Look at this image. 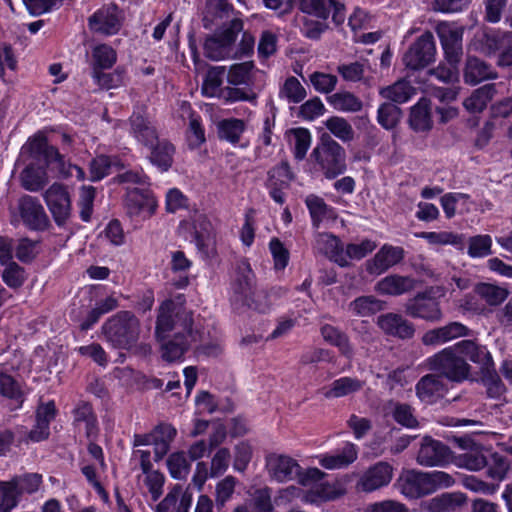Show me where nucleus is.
<instances>
[{
  "label": "nucleus",
  "instance_id": "nucleus-7",
  "mask_svg": "<svg viewBox=\"0 0 512 512\" xmlns=\"http://www.w3.org/2000/svg\"><path fill=\"white\" fill-rule=\"evenodd\" d=\"M436 44L432 32L419 36L404 53L402 61L406 68L420 70L435 61Z\"/></svg>",
  "mask_w": 512,
  "mask_h": 512
},
{
  "label": "nucleus",
  "instance_id": "nucleus-6",
  "mask_svg": "<svg viewBox=\"0 0 512 512\" xmlns=\"http://www.w3.org/2000/svg\"><path fill=\"white\" fill-rule=\"evenodd\" d=\"M464 31L465 27L456 22L441 21L435 26V32L448 64H459L462 59Z\"/></svg>",
  "mask_w": 512,
  "mask_h": 512
},
{
  "label": "nucleus",
  "instance_id": "nucleus-45",
  "mask_svg": "<svg viewBox=\"0 0 512 512\" xmlns=\"http://www.w3.org/2000/svg\"><path fill=\"white\" fill-rule=\"evenodd\" d=\"M402 118V110L391 102L382 103L377 110V122L386 129H394Z\"/></svg>",
  "mask_w": 512,
  "mask_h": 512
},
{
  "label": "nucleus",
  "instance_id": "nucleus-1",
  "mask_svg": "<svg viewBox=\"0 0 512 512\" xmlns=\"http://www.w3.org/2000/svg\"><path fill=\"white\" fill-rule=\"evenodd\" d=\"M183 296L177 300L168 299L159 307L156 322V336L164 340L175 331L174 338L162 345V357L172 362L180 359L189 346L201 340L199 330L193 328V314L184 307Z\"/></svg>",
  "mask_w": 512,
  "mask_h": 512
},
{
  "label": "nucleus",
  "instance_id": "nucleus-57",
  "mask_svg": "<svg viewBox=\"0 0 512 512\" xmlns=\"http://www.w3.org/2000/svg\"><path fill=\"white\" fill-rule=\"evenodd\" d=\"M193 234L196 245L199 248L205 246L206 241L210 238L212 232V224L203 214H198L193 219Z\"/></svg>",
  "mask_w": 512,
  "mask_h": 512
},
{
  "label": "nucleus",
  "instance_id": "nucleus-32",
  "mask_svg": "<svg viewBox=\"0 0 512 512\" xmlns=\"http://www.w3.org/2000/svg\"><path fill=\"white\" fill-rule=\"evenodd\" d=\"M305 204L311 217L312 226L316 229L320 227L323 221L336 218L335 209L326 204L320 196L315 194L308 195L305 199Z\"/></svg>",
  "mask_w": 512,
  "mask_h": 512
},
{
  "label": "nucleus",
  "instance_id": "nucleus-31",
  "mask_svg": "<svg viewBox=\"0 0 512 512\" xmlns=\"http://www.w3.org/2000/svg\"><path fill=\"white\" fill-rule=\"evenodd\" d=\"M147 148L150 150V154L148 156L150 162L161 171H168L173 163V156L175 153L174 146L166 139L160 140L158 138L155 143Z\"/></svg>",
  "mask_w": 512,
  "mask_h": 512
},
{
  "label": "nucleus",
  "instance_id": "nucleus-27",
  "mask_svg": "<svg viewBox=\"0 0 512 512\" xmlns=\"http://www.w3.org/2000/svg\"><path fill=\"white\" fill-rule=\"evenodd\" d=\"M446 387L442 378L437 374L423 376L416 384V394L425 403H433L442 397Z\"/></svg>",
  "mask_w": 512,
  "mask_h": 512
},
{
  "label": "nucleus",
  "instance_id": "nucleus-40",
  "mask_svg": "<svg viewBox=\"0 0 512 512\" xmlns=\"http://www.w3.org/2000/svg\"><path fill=\"white\" fill-rule=\"evenodd\" d=\"M385 302L375 296H360L349 304V310L360 317L371 316L384 309Z\"/></svg>",
  "mask_w": 512,
  "mask_h": 512
},
{
  "label": "nucleus",
  "instance_id": "nucleus-53",
  "mask_svg": "<svg viewBox=\"0 0 512 512\" xmlns=\"http://www.w3.org/2000/svg\"><path fill=\"white\" fill-rule=\"evenodd\" d=\"M21 181L26 190L36 192L47 184L46 173L33 166H28L21 173Z\"/></svg>",
  "mask_w": 512,
  "mask_h": 512
},
{
  "label": "nucleus",
  "instance_id": "nucleus-12",
  "mask_svg": "<svg viewBox=\"0 0 512 512\" xmlns=\"http://www.w3.org/2000/svg\"><path fill=\"white\" fill-rule=\"evenodd\" d=\"M124 207L129 217L150 218L157 209V201L146 189H128L124 198Z\"/></svg>",
  "mask_w": 512,
  "mask_h": 512
},
{
  "label": "nucleus",
  "instance_id": "nucleus-15",
  "mask_svg": "<svg viewBox=\"0 0 512 512\" xmlns=\"http://www.w3.org/2000/svg\"><path fill=\"white\" fill-rule=\"evenodd\" d=\"M450 449L441 441L425 436L417 453L416 461L424 467L443 466L449 462Z\"/></svg>",
  "mask_w": 512,
  "mask_h": 512
},
{
  "label": "nucleus",
  "instance_id": "nucleus-13",
  "mask_svg": "<svg viewBox=\"0 0 512 512\" xmlns=\"http://www.w3.org/2000/svg\"><path fill=\"white\" fill-rule=\"evenodd\" d=\"M393 475V466L389 462L379 461L361 475L356 487L366 493L374 492L389 485Z\"/></svg>",
  "mask_w": 512,
  "mask_h": 512
},
{
  "label": "nucleus",
  "instance_id": "nucleus-26",
  "mask_svg": "<svg viewBox=\"0 0 512 512\" xmlns=\"http://www.w3.org/2000/svg\"><path fill=\"white\" fill-rule=\"evenodd\" d=\"M130 134L145 147L157 141L158 134L152 123L140 113H133L129 118Z\"/></svg>",
  "mask_w": 512,
  "mask_h": 512
},
{
  "label": "nucleus",
  "instance_id": "nucleus-34",
  "mask_svg": "<svg viewBox=\"0 0 512 512\" xmlns=\"http://www.w3.org/2000/svg\"><path fill=\"white\" fill-rule=\"evenodd\" d=\"M73 423L80 427L84 425L87 438H94L98 434L97 417L90 403L81 401L73 410Z\"/></svg>",
  "mask_w": 512,
  "mask_h": 512
},
{
  "label": "nucleus",
  "instance_id": "nucleus-50",
  "mask_svg": "<svg viewBox=\"0 0 512 512\" xmlns=\"http://www.w3.org/2000/svg\"><path fill=\"white\" fill-rule=\"evenodd\" d=\"M329 103L339 111L358 112L362 109V101L350 92H338L328 97Z\"/></svg>",
  "mask_w": 512,
  "mask_h": 512
},
{
  "label": "nucleus",
  "instance_id": "nucleus-23",
  "mask_svg": "<svg viewBox=\"0 0 512 512\" xmlns=\"http://www.w3.org/2000/svg\"><path fill=\"white\" fill-rule=\"evenodd\" d=\"M458 344L462 357L477 364L480 374L495 368L492 356L485 346L477 345L471 340H463L458 342Z\"/></svg>",
  "mask_w": 512,
  "mask_h": 512
},
{
  "label": "nucleus",
  "instance_id": "nucleus-11",
  "mask_svg": "<svg viewBox=\"0 0 512 512\" xmlns=\"http://www.w3.org/2000/svg\"><path fill=\"white\" fill-rule=\"evenodd\" d=\"M394 485L409 499H418L431 494L426 472L415 469L402 470Z\"/></svg>",
  "mask_w": 512,
  "mask_h": 512
},
{
  "label": "nucleus",
  "instance_id": "nucleus-42",
  "mask_svg": "<svg viewBox=\"0 0 512 512\" xmlns=\"http://www.w3.org/2000/svg\"><path fill=\"white\" fill-rule=\"evenodd\" d=\"M226 69L224 66H212L208 69L202 84V93L207 97L220 96Z\"/></svg>",
  "mask_w": 512,
  "mask_h": 512
},
{
  "label": "nucleus",
  "instance_id": "nucleus-22",
  "mask_svg": "<svg viewBox=\"0 0 512 512\" xmlns=\"http://www.w3.org/2000/svg\"><path fill=\"white\" fill-rule=\"evenodd\" d=\"M415 284V279L410 276L392 274L379 280L374 289L381 295L399 296L412 291Z\"/></svg>",
  "mask_w": 512,
  "mask_h": 512
},
{
  "label": "nucleus",
  "instance_id": "nucleus-28",
  "mask_svg": "<svg viewBox=\"0 0 512 512\" xmlns=\"http://www.w3.org/2000/svg\"><path fill=\"white\" fill-rule=\"evenodd\" d=\"M466 502V498L459 492H446L427 500L423 508L428 512H456Z\"/></svg>",
  "mask_w": 512,
  "mask_h": 512
},
{
  "label": "nucleus",
  "instance_id": "nucleus-48",
  "mask_svg": "<svg viewBox=\"0 0 512 512\" xmlns=\"http://www.w3.org/2000/svg\"><path fill=\"white\" fill-rule=\"evenodd\" d=\"M167 467L172 478L184 480L187 478L191 464L183 451L170 454L167 458Z\"/></svg>",
  "mask_w": 512,
  "mask_h": 512
},
{
  "label": "nucleus",
  "instance_id": "nucleus-8",
  "mask_svg": "<svg viewBox=\"0 0 512 512\" xmlns=\"http://www.w3.org/2000/svg\"><path fill=\"white\" fill-rule=\"evenodd\" d=\"M43 198L55 223L63 226L71 215V199L67 188L63 184L54 183L44 192Z\"/></svg>",
  "mask_w": 512,
  "mask_h": 512
},
{
  "label": "nucleus",
  "instance_id": "nucleus-35",
  "mask_svg": "<svg viewBox=\"0 0 512 512\" xmlns=\"http://www.w3.org/2000/svg\"><path fill=\"white\" fill-rule=\"evenodd\" d=\"M497 73L490 65L476 57H468L464 69V79L466 83L475 85L486 79H494Z\"/></svg>",
  "mask_w": 512,
  "mask_h": 512
},
{
  "label": "nucleus",
  "instance_id": "nucleus-24",
  "mask_svg": "<svg viewBox=\"0 0 512 512\" xmlns=\"http://www.w3.org/2000/svg\"><path fill=\"white\" fill-rule=\"evenodd\" d=\"M315 249L329 257L338 265L348 266L341 241L338 237L329 233H318L315 239Z\"/></svg>",
  "mask_w": 512,
  "mask_h": 512
},
{
  "label": "nucleus",
  "instance_id": "nucleus-51",
  "mask_svg": "<svg viewBox=\"0 0 512 512\" xmlns=\"http://www.w3.org/2000/svg\"><path fill=\"white\" fill-rule=\"evenodd\" d=\"M9 481L17 491L19 497L23 493L32 494L36 492L42 483V475L38 473H28L15 476Z\"/></svg>",
  "mask_w": 512,
  "mask_h": 512
},
{
  "label": "nucleus",
  "instance_id": "nucleus-4",
  "mask_svg": "<svg viewBox=\"0 0 512 512\" xmlns=\"http://www.w3.org/2000/svg\"><path fill=\"white\" fill-rule=\"evenodd\" d=\"M311 157L328 179H334L346 170L344 148L329 134H323L320 143L313 149Z\"/></svg>",
  "mask_w": 512,
  "mask_h": 512
},
{
  "label": "nucleus",
  "instance_id": "nucleus-9",
  "mask_svg": "<svg viewBox=\"0 0 512 512\" xmlns=\"http://www.w3.org/2000/svg\"><path fill=\"white\" fill-rule=\"evenodd\" d=\"M405 312L413 318L429 322H439L443 318L440 303L430 291L418 293L409 299L405 304Z\"/></svg>",
  "mask_w": 512,
  "mask_h": 512
},
{
  "label": "nucleus",
  "instance_id": "nucleus-52",
  "mask_svg": "<svg viewBox=\"0 0 512 512\" xmlns=\"http://www.w3.org/2000/svg\"><path fill=\"white\" fill-rule=\"evenodd\" d=\"M290 143L294 147V156L297 160H303L311 145V133L306 128H295L290 130Z\"/></svg>",
  "mask_w": 512,
  "mask_h": 512
},
{
  "label": "nucleus",
  "instance_id": "nucleus-29",
  "mask_svg": "<svg viewBox=\"0 0 512 512\" xmlns=\"http://www.w3.org/2000/svg\"><path fill=\"white\" fill-rule=\"evenodd\" d=\"M191 503L192 495L177 485L156 506V512H189Z\"/></svg>",
  "mask_w": 512,
  "mask_h": 512
},
{
  "label": "nucleus",
  "instance_id": "nucleus-5",
  "mask_svg": "<svg viewBox=\"0 0 512 512\" xmlns=\"http://www.w3.org/2000/svg\"><path fill=\"white\" fill-rule=\"evenodd\" d=\"M242 30V20L233 19L228 27H225L220 33L206 39L204 43L205 56L213 61L233 58V45Z\"/></svg>",
  "mask_w": 512,
  "mask_h": 512
},
{
  "label": "nucleus",
  "instance_id": "nucleus-61",
  "mask_svg": "<svg viewBox=\"0 0 512 512\" xmlns=\"http://www.w3.org/2000/svg\"><path fill=\"white\" fill-rule=\"evenodd\" d=\"M230 461V450L225 447L219 448L211 458L210 477H218L224 474L229 467Z\"/></svg>",
  "mask_w": 512,
  "mask_h": 512
},
{
  "label": "nucleus",
  "instance_id": "nucleus-56",
  "mask_svg": "<svg viewBox=\"0 0 512 512\" xmlns=\"http://www.w3.org/2000/svg\"><path fill=\"white\" fill-rule=\"evenodd\" d=\"M427 240L430 244L434 245H447L451 244L454 246H461L463 244V236L455 234L453 232L441 231V232H421L418 234Z\"/></svg>",
  "mask_w": 512,
  "mask_h": 512
},
{
  "label": "nucleus",
  "instance_id": "nucleus-25",
  "mask_svg": "<svg viewBox=\"0 0 512 512\" xmlns=\"http://www.w3.org/2000/svg\"><path fill=\"white\" fill-rule=\"evenodd\" d=\"M408 125L416 133H424L432 129L433 121L428 99L421 98L410 108Z\"/></svg>",
  "mask_w": 512,
  "mask_h": 512
},
{
  "label": "nucleus",
  "instance_id": "nucleus-41",
  "mask_svg": "<svg viewBox=\"0 0 512 512\" xmlns=\"http://www.w3.org/2000/svg\"><path fill=\"white\" fill-rule=\"evenodd\" d=\"M245 129V122L237 118L223 119L217 124L219 138L232 144H236L240 141V137Z\"/></svg>",
  "mask_w": 512,
  "mask_h": 512
},
{
  "label": "nucleus",
  "instance_id": "nucleus-38",
  "mask_svg": "<svg viewBox=\"0 0 512 512\" xmlns=\"http://www.w3.org/2000/svg\"><path fill=\"white\" fill-rule=\"evenodd\" d=\"M474 293L487 305L497 307L509 296V290L505 287L491 283H477L473 288Z\"/></svg>",
  "mask_w": 512,
  "mask_h": 512
},
{
  "label": "nucleus",
  "instance_id": "nucleus-63",
  "mask_svg": "<svg viewBox=\"0 0 512 512\" xmlns=\"http://www.w3.org/2000/svg\"><path fill=\"white\" fill-rule=\"evenodd\" d=\"M92 76L101 88L107 90L116 88L123 82V72L119 69L108 73H105L102 70L94 69Z\"/></svg>",
  "mask_w": 512,
  "mask_h": 512
},
{
  "label": "nucleus",
  "instance_id": "nucleus-43",
  "mask_svg": "<svg viewBox=\"0 0 512 512\" xmlns=\"http://www.w3.org/2000/svg\"><path fill=\"white\" fill-rule=\"evenodd\" d=\"M488 458L479 447H473L456 457V465L471 471H479L486 467Z\"/></svg>",
  "mask_w": 512,
  "mask_h": 512
},
{
  "label": "nucleus",
  "instance_id": "nucleus-39",
  "mask_svg": "<svg viewBox=\"0 0 512 512\" xmlns=\"http://www.w3.org/2000/svg\"><path fill=\"white\" fill-rule=\"evenodd\" d=\"M496 95V85L486 84L478 89L474 90L473 93L465 99L464 107L471 113L482 112L488 102H490Z\"/></svg>",
  "mask_w": 512,
  "mask_h": 512
},
{
  "label": "nucleus",
  "instance_id": "nucleus-30",
  "mask_svg": "<svg viewBox=\"0 0 512 512\" xmlns=\"http://www.w3.org/2000/svg\"><path fill=\"white\" fill-rule=\"evenodd\" d=\"M365 382L355 377L344 376L334 380L323 389V395L327 399L341 398L359 392Z\"/></svg>",
  "mask_w": 512,
  "mask_h": 512
},
{
  "label": "nucleus",
  "instance_id": "nucleus-54",
  "mask_svg": "<svg viewBox=\"0 0 512 512\" xmlns=\"http://www.w3.org/2000/svg\"><path fill=\"white\" fill-rule=\"evenodd\" d=\"M492 238L490 235H476L469 238L468 255L472 258H483L492 253Z\"/></svg>",
  "mask_w": 512,
  "mask_h": 512
},
{
  "label": "nucleus",
  "instance_id": "nucleus-2",
  "mask_svg": "<svg viewBox=\"0 0 512 512\" xmlns=\"http://www.w3.org/2000/svg\"><path fill=\"white\" fill-rule=\"evenodd\" d=\"M105 340L114 348L130 350L139 339L140 321L130 311H120L102 325Z\"/></svg>",
  "mask_w": 512,
  "mask_h": 512
},
{
  "label": "nucleus",
  "instance_id": "nucleus-17",
  "mask_svg": "<svg viewBox=\"0 0 512 512\" xmlns=\"http://www.w3.org/2000/svg\"><path fill=\"white\" fill-rule=\"evenodd\" d=\"M293 178V173L287 162H281L268 171L266 187L270 197L276 203L283 204L285 202L284 190L289 188Z\"/></svg>",
  "mask_w": 512,
  "mask_h": 512
},
{
  "label": "nucleus",
  "instance_id": "nucleus-64",
  "mask_svg": "<svg viewBox=\"0 0 512 512\" xmlns=\"http://www.w3.org/2000/svg\"><path fill=\"white\" fill-rule=\"evenodd\" d=\"M481 380L487 388V394L491 398H499L505 392V386L503 385L496 369L486 370L485 373L481 374Z\"/></svg>",
  "mask_w": 512,
  "mask_h": 512
},
{
  "label": "nucleus",
  "instance_id": "nucleus-16",
  "mask_svg": "<svg viewBox=\"0 0 512 512\" xmlns=\"http://www.w3.org/2000/svg\"><path fill=\"white\" fill-rule=\"evenodd\" d=\"M27 150L35 159L43 158L47 166H53L59 173H69L65 168L64 157L58 149L48 144L43 135H35L27 143Z\"/></svg>",
  "mask_w": 512,
  "mask_h": 512
},
{
  "label": "nucleus",
  "instance_id": "nucleus-59",
  "mask_svg": "<svg viewBox=\"0 0 512 512\" xmlns=\"http://www.w3.org/2000/svg\"><path fill=\"white\" fill-rule=\"evenodd\" d=\"M486 466L488 467V476L497 481H502L506 477L509 469L507 458L499 453L490 454Z\"/></svg>",
  "mask_w": 512,
  "mask_h": 512
},
{
  "label": "nucleus",
  "instance_id": "nucleus-44",
  "mask_svg": "<svg viewBox=\"0 0 512 512\" xmlns=\"http://www.w3.org/2000/svg\"><path fill=\"white\" fill-rule=\"evenodd\" d=\"M324 124L331 134L344 143L352 142L355 139L352 125L343 117L332 116Z\"/></svg>",
  "mask_w": 512,
  "mask_h": 512
},
{
  "label": "nucleus",
  "instance_id": "nucleus-14",
  "mask_svg": "<svg viewBox=\"0 0 512 512\" xmlns=\"http://www.w3.org/2000/svg\"><path fill=\"white\" fill-rule=\"evenodd\" d=\"M18 211L23 223L35 231H43L49 227L50 221L43 206L29 195L21 197L18 201Z\"/></svg>",
  "mask_w": 512,
  "mask_h": 512
},
{
  "label": "nucleus",
  "instance_id": "nucleus-21",
  "mask_svg": "<svg viewBox=\"0 0 512 512\" xmlns=\"http://www.w3.org/2000/svg\"><path fill=\"white\" fill-rule=\"evenodd\" d=\"M403 257V248L385 244L375 254L373 259L367 262V271L370 274L379 275L401 262Z\"/></svg>",
  "mask_w": 512,
  "mask_h": 512
},
{
  "label": "nucleus",
  "instance_id": "nucleus-60",
  "mask_svg": "<svg viewBox=\"0 0 512 512\" xmlns=\"http://www.w3.org/2000/svg\"><path fill=\"white\" fill-rule=\"evenodd\" d=\"M19 502L17 491L10 481H0V512H11Z\"/></svg>",
  "mask_w": 512,
  "mask_h": 512
},
{
  "label": "nucleus",
  "instance_id": "nucleus-36",
  "mask_svg": "<svg viewBox=\"0 0 512 512\" xmlns=\"http://www.w3.org/2000/svg\"><path fill=\"white\" fill-rule=\"evenodd\" d=\"M357 459V449L354 444H346L341 451L335 454H325L320 456L319 463L326 469H342L353 463Z\"/></svg>",
  "mask_w": 512,
  "mask_h": 512
},
{
  "label": "nucleus",
  "instance_id": "nucleus-19",
  "mask_svg": "<svg viewBox=\"0 0 512 512\" xmlns=\"http://www.w3.org/2000/svg\"><path fill=\"white\" fill-rule=\"evenodd\" d=\"M255 275L247 261H241L237 264L236 276L232 283V304L237 306L240 301L247 300L255 290Z\"/></svg>",
  "mask_w": 512,
  "mask_h": 512
},
{
  "label": "nucleus",
  "instance_id": "nucleus-3",
  "mask_svg": "<svg viewBox=\"0 0 512 512\" xmlns=\"http://www.w3.org/2000/svg\"><path fill=\"white\" fill-rule=\"evenodd\" d=\"M426 365L429 370L436 372L441 378L445 377L453 382L467 379L470 372L469 364L460 354L458 343L429 357Z\"/></svg>",
  "mask_w": 512,
  "mask_h": 512
},
{
  "label": "nucleus",
  "instance_id": "nucleus-37",
  "mask_svg": "<svg viewBox=\"0 0 512 512\" xmlns=\"http://www.w3.org/2000/svg\"><path fill=\"white\" fill-rule=\"evenodd\" d=\"M416 93V88L406 79H401L392 85L380 89L379 94L393 104H402L411 99Z\"/></svg>",
  "mask_w": 512,
  "mask_h": 512
},
{
  "label": "nucleus",
  "instance_id": "nucleus-58",
  "mask_svg": "<svg viewBox=\"0 0 512 512\" xmlns=\"http://www.w3.org/2000/svg\"><path fill=\"white\" fill-rule=\"evenodd\" d=\"M2 280L8 287L18 289L26 281L25 270L17 263L10 262L2 272Z\"/></svg>",
  "mask_w": 512,
  "mask_h": 512
},
{
  "label": "nucleus",
  "instance_id": "nucleus-55",
  "mask_svg": "<svg viewBox=\"0 0 512 512\" xmlns=\"http://www.w3.org/2000/svg\"><path fill=\"white\" fill-rule=\"evenodd\" d=\"M242 306L260 313H265L270 309L271 303L267 291L257 288L250 296H247V300L240 301L235 307L239 308Z\"/></svg>",
  "mask_w": 512,
  "mask_h": 512
},
{
  "label": "nucleus",
  "instance_id": "nucleus-49",
  "mask_svg": "<svg viewBox=\"0 0 512 512\" xmlns=\"http://www.w3.org/2000/svg\"><path fill=\"white\" fill-rule=\"evenodd\" d=\"M93 70H103L111 68L117 60L116 51L107 44H99L92 51Z\"/></svg>",
  "mask_w": 512,
  "mask_h": 512
},
{
  "label": "nucleus",
  "instance_id": "nucleus-62",
  "mask_svg": "<svg viewBox=\"0 0 512 512\" xmlns=\"http://www.w3.org/2000/svg\"><path fill=\"white\" fill-rule=\"evenodd\" d=\"M252 446L245 441L238 443L234 448L233 468L238 472H244L252 459Z\"/></svg>",
  "mask_w": 512,
  "mask_h": 512
},
{
  "label": "nucleus",
  "instance_id": "nucleus-20",
  "mask_svg": "<svg viewBox=\"0 0 512 512\" xmlns=\"http://www.w3.org/2000/svg\"><path fill=\"white\" fill-rule=\"evenodd\" d=\"M377 325L387 335L400 339H410L414 336V325L402 315L386 313L377 318Z\"/></svg>",
  "mask_w": 512,
  "mask_h": 512
},
{
  "label": "nucleus",
  "instance_id": "nucleus-10",
  "mask_svg": "<svg viewBox=\"0 0 512 512\" xmlns=\"http://www.w3.org/2000/svg\"><path fill=\"white\" fill-rule=\"evenodd\" d=\"M89 29L105 36L117 34L122 27V14L115 4L104 5L88 18Z\"/></svg>",
  "mask_w": 512,
  "mask_h": 512
},
{
  "label": "nucleus",
  "instance_id": "nucleus-47",
  "mask_svg": "<svg viewBox=\"0 0 512 512\" xmlns=\"http://www.w3.org/2000/svg\"><path fill=\"white\" fill-rule=\"evenodd\" d=\"M388 408L393 419L398 424L407 428H416L418 426V420L414 416L413 408L410 405L390 401Z\"/></svg>",
  "mask_w": 512,
  "mask_h": 512
},
{
  "label": "nucleus",
  "instance_id": "nucleus-18",
  "mask_svg": "<svg viewBox=\"0 0 512 512\" xmlns=\"http://www.w3.org/2000/svg\"><path fill=\"white\" fill-rule=\"evenodd\" d=\"M266 469L272 479L283 483L300 475L301 467L289 456L272 454L266 458Z\"/></svg>",
  "mask_w": 512,
  "mask_h": 512
},
{
  "label": "nucleus",
  "instance_id": "nucleus-33",
  "mask_svg": "<svg viewBox=\"0 0 512 512\" xmlns=\"http://www.w3.org/2000/svg\"><path fill=\"white\" fill-rule=\"evenodd\" d=\"M320 333L324 341L338 348L341 355L347 359H352L354 349L346 333L330 324L323 325L320 328Z\"/></svg>",
  "mask_w": 512,
  "mask_h": 512
},
{
  "label": "nucleus",
  "instance_id": "nucleus-46",
  "mask_svg": "<svg viewBox=\"0 0 512 512\" xmlns=\"http://www.w3.org/2000/svg\"><path fill=\"white\" fill-rule=\"evenodd\" d=\"M253 69L254 63L252 61H246L242 63L233 64L227 73V81L229 84L248 85L253 82Z\"/></svg>",
  "mask_w": 512,
  "mask_h": 512
}]
</instances>
